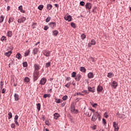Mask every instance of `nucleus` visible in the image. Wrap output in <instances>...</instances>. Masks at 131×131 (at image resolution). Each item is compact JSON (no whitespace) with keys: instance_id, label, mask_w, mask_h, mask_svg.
<instances>
[{"instance_id":"43","label":"nucleus","mask_w":131,"mask_h":131,"mask_svg":"<svg viewBox=\"0 0 131 131\" xmlns=\"http://www.w3.org/2000/svg\"><path fill=\"white\" fill-rule=\"evenodd\" d=\"M71 26H72V27H73V28H76V26L75 25V24H74V23H71Z\"/></svg>"},{"instance_id":"24","label":"nucleus","mask_w":131,"mask_h":131,"mask_svg":"<svg viewBox=\"0 0 131 131\" xmlns=\"http://www.w3.org/2000/svg\"><path fill=\"white\" fill-rule=\"evenodd\" d=\"M18 10L21 12V13H25V11L23 10V6H20L18 7Z\"/></svg>"},{"instance_id":"38","label":"nucleus","mask_w":131,"mask_h":131,"mask_svg":"<svg viewBox=\"0 0 131 131\" xmlns=\"http://www.w3.org/2000/svg\"><path fill=\"white\" fill-rule=\"evenodd\" d=\"M36 106H37V108L38 109V111H39L40 110V107H41L40 103H37L36 104Z\"/></svg>"},{"instance_id":"61","label":"nucleus","mask_w":131,"mask_h":131,"mask_svg":"<svg viewBox=\"0 0 131 131\" xmlns=\"http://www.w3.org/2000/svg\"><path fill=\"white\" fill-rule=\"evenodd\" d=\"M71 79V78H70V77H68V78H67V81H69V80H70Z\"/></svg>"},{"instance_id":"36","label":"nucleus","mask_w":131,"mask_h":131,"mask_svg":"<svg viewBox=\"0 0 131 131\" xmlns=\"http://www.w3.org/2000/svg\"><path fill=\"white\" fill-rule=\"evenodd\" d=\"M71 84V82H68V83H67L64 86H66V88H67L68 89H69V88H70V85Z\"/></svg>"},{"instance_id":"6","label":"nucleus","mask_w":131,"mask_h":131,"mask_svg":"<svg viewBox=\"0 0 131 131\" xmlns=\"http://www.w3.org/2000/svg\"><path fill=\"white\" fill-rule=\"evenodd\" d=\"M47 82V79L46 78H42L40 80V84L41 85H45Z\"/></svg>"},{"instance_id":"63","label":"nucleus","mask_w":131,"mask_h":131,"mask_svg":"<svg viewBox=\"0 0 131 131\" xmlns=\"http://www.w3.org/2000/svg\"><path fill=\"white\" fill-rule=\"evenodd\" d=\"M54 6H55L56 8H59V5L58 4H55Z\"/></svg>"},{"instance_id":"21","label":"nucleus","mask_w":131,"mask_h":131,"mask_svg":"<svg viewBox=\"0 0 131 131\" xmlns=\"http://www.w3.org/2000/svg\"><path fill=\"white\" fill-rule=\"evenodd\" d=\"M12 35H13V32L11 31H8L7 32L8 37H12Z\"/></svg>"},{"instance_id":"20","label":"nucleus","mask_w":131,"mask_h":131,"mask_svg":"<svg viewBox=\"0 0 131 131\" xmlns=\"http://www.w3.org/2000/svg\"><path fill=\"white\" fill-rule=\"evenodd\" d=\"M88 78H94V74L93 73H89L88 74Z\"/></svg>"},{"instance_id":"50","label":"nucleus","mask_w":131,"mask_h":131,"mask_svg":"<svg viewBox=\"0 0 131 131\" xmlns=\"http://www.w3.org/2000/svg\"><path fill=\"white\" fill-rule=\"evenodd\" d=\"M29 53H30L29 51L26 52V53L25 54V56L27 57V56H28L29 55Z\"/></svg>"},{"instance_id":"12","label":"nucleus","mask_w":131,"mask_h":131,"mask_svg":"<svg viewBox=\"0 0 131 131\" xmlns=\"http://www.w3.org/2000/svg\"><path fill=\"white\" fill-rule=\"evenodd\" d=\"M64 19L66 21H69V22H70V21H71V16H70V15H66L64 17Z\"/></svg>"},{"instance_id":"55","label":"nucleus","mask_w":131,"mask_h":131,"mask_svg":"<svg viewBox=\"0 0 131 131\" xmlns=\"http://www.w3.org/2000/svg\"><path fill=\"white\" fill-rule=\"evenodd\" d=\"M6 91H7V90H6V89H3L2 90V94H5V93H6Z\"/></svg>"},{"instance_id":"2","label":"nucleus","mask_w":131,"mask_h":131,"mask_svg":"<svg viewBox=\"0 0 131 131\" xmlns=\"http://www.w3.org/2000/svg\"><path fill=\"white\" fill-rule=\"evenodd\" d=\"M71 112L73 113V114H77L78 113V111L75 110V106H74V103L71 105Z\"/></svg>"},{"instance_id":"17","label":"nucleus","mask_w":131,"mask_h":131,"mask_svg":"<svg viewBox=\"0 0 131 131\" xmlns=\"http://www.w3.org/2000/svg\"><path fill=\"white\" fill-rule=\"evenodd\" d=\"M5 56H6L7 57H10L11 55H12V51H9L8 52H6L4 54Z\"/></svg>"},{"instance_id":"33","label":"nucleus","mask_w":131,"mask_h":131,"mask_svg":"<svg viewBox=\"0 0 131 131\" xmlns=\"http://www.w3.org/2000/svg\"><path fill=\"white\" fill-rule=\"evenodd\" d=\"M89 61H90V62H96V60H95V58L93 57H90L89 58Z\"/></svg>"},{"instance_id":"25","label":"nucleus","mask_w":131,"mask_h":131,"mask_svg":"<svg viewBox=\"0 0 131 131\" xmlns=\"http://www.w3.org/2000/svg\"><path fill=\"white\" fill-rule=\"evenodd\" d=\"M55 102L57 104H60V103H62L63 100L60 99H55Z\"/></svg>"},{"instance_id":"14","label":"nucleus","mask_w":131,"mask_h":131,"mask_svg":"<svg viewBox=\"0 0 131 131\" xmlns=\"http://www.w3.org/2000/svg\"><path fill=\"white\" fill-rule=\"evenodd\" d=\"M80 79H81V75H80V74H78L76 76L75 80L77 81H79Z\"/></svg>"},{"instance_id":"51","label":"nucleus","mask_w":131,"mask_h":131,"mask_svg":"<svg viewBox=\"0 0 131 131\" xmlns=\"http://www.w3.org/2000/svg\"><path fill=\"white\" fill-rule=\"evenodd\" d=\"M102 121H103V123L104 125H106V120L105 119H102Z\"/></svg>"},{"instance_id":"11","label":"nucleus","mask_w":131,"mask_h":131,"mask_svg":"<svg viewBox=\"0 0 131 131\" xmlns=\"http://www.w3.org/2000/svg\"><path fill=\"white\" fill-rule=\"evenodd\" d=\"M56 24L55 23L52 22L49 23V27L51 28L52 29H55V28L56 27Z\"/></svg>"},{"instance_id":"1","label":"nucleus","mask_w":131,"mask_h":131,"mask_svg":"<svg viewBox=\"0 0 131 131\" xmlns=\"http://www.w3.org/2000/svg\"><path fill=\"white\" fill-rule=\"evenodd\" d=\"M34 72H33V79L34 81H36L38 79V76L39 75V70L40 69V66L37 64L35 63L34 64Z\"/></svg>"},{"instance_id":"44","label":"nucleus","mask_w":131,"mask_h":131,"mask_svg":"<svg viewBox=\"0 0 131 131\" xmlns=\"http://www.w3.org/2000/svg\"><path fill=\"white\" fill-rule=\"evenodd\" d=\"M38 9L40 10V11H41L42 9H43V5H40L38 6Z\"/></svg>"},{"instance_id":"29","label":"nucleus","mask_w":131,"mask_h":131,"mask_svg":"<svg viewBox=\"0 0 131 131\" xmlns=\"http://www.w3.org/2000/svg\"><path fill=\"white\" fill-rule=\"evenodd\" d=\"M4 20H5V16H4V15H1L0 16V24L3 23V22H4Z\"/></svg>"},{"instance_id":"30","label":"nucleus","mask_w":131,"mask_h":131,"mask_svg":"<svg viewBox=\"0 0 131 131\" xmlns=\"http://www.w3.org/2000/svg\"><path fill=\"white\" fill-rule=\"evenodd\" d=\"M52 8H53V6L52 5H51V4L47 5V9L48 10H49L50 11V10H52Z\"/></svg>"},{"instance_id":"64","label":"nucleus","mask_w":131,"mask_h":131,"mask_svg":"<svg viewBox=\"0 0 131 131\" xmlns=\"http://www.w3.org/2000/svg\"><path fill=\"white\" fill-rule=\"evenodd\" d=\"M39 43H40V42L38 41L35 44V46H37Z\"/></svg>"},{"instance_id":"15","label":"nucleus","mask_w":131,"mask_h":131,"mask_svg":"<svg viewBox=\"0 0 131 131\" xmlns=\"http://www.w3.org/2000/svg\"><path fill=\"white\" fill-rule=\"evenodd\" d=\"M88 90L89 92H91V93H95V92H96V89H95V87H88Z\"/></svg>"},{"instance_id":"32","label":"nucleus","mask_w":131,"mask_h":131,"mask_svg":"<svg viewBox=\"0 0 131 131\" xmlns=\"http://www.w3.org/2000/svg\"><path fill=\"white\" fill-rule=\"evenodd\" d=\"M24 81L25 82H29V81H30V79H29L28 77H26L24 79Z\"/></svg>"},{"instance_id":"47","label":"nucleus","mask_w":131,"mask_h":131,"mask_svg":"<svg viewBox=\"0 0 131 131\" xmlns=\"http://www.w3.org/2000/svg\"><path fill=\"white\" fill-rule=\"evenodd\" d=\"M51 21V17H48L46 18V21L48 23Z\"/></svg>"},{"instance_id":"53","label":"nucleus","mask_w":131,"mask_h":131,"mask_svg":"<svg viewBox=\"0 0 131 131\" xmlns=\"http://www.w3.org/2000/svg\"><path fill=\"white\" fill-rule=\"evenodd\" d=\"M65 105H66V102H64L61 104V107H64V106H65Z\"/></svg>"},{"instance_id":"28","label":"nucleus","mask_w":131,"mask_h":131,"mask_svg":"<svg viewBox=\"0 0 131 131\" xmlns=\"http://www.w3.org/2000/svg\"><path fill=\"white\" fill-rule=\"evenodd\" d=\"M38 52V49H37V48L34 49L33 51V55H36V54H37Z\"/></svg>"},{"instance_id":"45","label":"nucleus","mask_w":131,"mask_h":131,"mask_svg":"<svg viewBox=\"0 0 131 131\" xmlns=\"http://www.w3.org/2000/svg\"><path fill=\"white\" fill-rule=\"evenodd\" d=\"M1 40H2V41H4V40H7V37L5 36H2L1 38Z\"/></svg>"},{"instance_id":"9","label":"nucleus","mask_w":131,"mask_h":131,"mask_svg":"<svg viewBox=\"0 0 131 131\" xmlns=\"http://www.w3.org/2000/svg\"><path fill=\"white\" fill-rule=\"evenodd\" d=\"M113 127L115 128V131H118L119 127H118V124H116V122H113Z\"/></svg>"},{"instance_id":"42","label":"nucleus","mask_w":131,"mask_h":131,"mask_svg":"<svg viewBox=\"0 0 131 131\" xmlns=\"http://www.w3.org/2000/svg\"><path fill=\"white\" fill-rule=\"evenodd\" d=\"M85 37H86V36L85 35V34H82L81 35V38L83 40L84 38H85Z\"/></svg>"},{"instance_id":"26","label":"nucleus","mask_w":131,"mask_h":131,"mask_svg":"<svg viewBox=\"0 0 131 131\" xmlns=\"http://www.w3.org/2000/svg\"><path fill=\"white\" fill-rule=\"evenodd\" d=\"M14 99H15V101H18V100H19V95H18L17 94H14Z\"/></svg>"},{"instance_id":"4","label":"nucleus","mask_w":131,"mask_h":131,"mask_svg":"<svg viewBox=\"0 0 131 131\" xmlns=\"http://www.w3.org/2000/svg\"><path fill=\"white\" fill-rule=\"evenodd\" d=\"M25 21H26V17H21L17 20L18 23H20V24L24 23Z\"/></svg>"},{"instance_id":"48","label":"nucleus","mask_w":131,"mask_h":131,"mask_svg":"<svg viewBox=\"0 0 131 131\" xmlns=\"http://www.w3.org/2000/svg\"><path fill=\"white\" fill-rule=\"evenodd\" d=\"M15 126H16V125H15V123H12L11 124V128H15Z\"/></svg>"},{"instance_id":"8","label":"nucleus","mask_w":131,"mask_h":131,"mask_svg":"<svg viewBox=\"0 0 131 131\" xmlns=\"http://www.w3.org/2000/svg\"><path fill=\"white\" fill-rule=\"evenodd\" d=\"M18 118H19V117L18 116V115H15L14 117V122L16 125H17V126H19V122H18Z\"/></svg>"},{"instance_id":"39","label":"nucleus","mask_w":131,"mask_h":131,"mask_svg":"<svg viewBox=\"0 0 131 131\" xmlns=\"http://www.w3.org/2000/svg\"><path fill=\"white\" fill-rule=\"evenodd\" d=\"M62 100L63 101H66L67 100V99H68V96L67 95H66L64 96H63V97L62 98Z\"/></svg>"},{"instance_id":"13","label":"nucleus","mask_w":131,"mask_h":131,"mask_svg":"<svg viewBox=\"0 0 131 131\" xmlns=\"http://www.w3.org/2000/svg\"><path fill=\"white\" fill-rule=\"evenodd\" d=\"M85 8L87 10H91L92 9V4L90 3H87L85 5Z\"/></svg>"},{"instance_id":"3","label":"nucleus","mask_w":131,"mask_h":131,"mask_svg":"<svg viewBox=\"0 0 131 131\" xmlns=\"http://www.w3.org/2000/svg\"><path fill=\"white\" fill-rule=\"evenodd\" d=\"M99 116L100 114H99L98 113H95V114H94L92 116L91 120L94 122L96 121V120L98 119V117H99Z\"/></svg>"},{"instance_id":"34","label":"nucleus","mask_w":131,"mask_h":131,"mask_svg":"<svg viewBox=\"0 0 131 131\" xmlns=\"http://www.w3.org/2000/svg\"><path fill=\"white\" fill-rule=\"evenodd\" d=\"M13 117V115L12 114V113L9 112L8 113V119H11Z\"/></svg>"},{"instance_id":"35","label":"nucleus","mask_w":131,"mask_h":131,"mask_svg":"<svg viewBox=\"0 0 131 131\" xmlns=\"http://www.w3.org/2000/svg\"><path fill=\"white\" fill-rule=\"evenodd\" d=\"M4 88V82L3 81H1L0 82V89L1 90H2L3 88Z\"/></svg>"},{"instance_id":"7","label":"nucleus","mask_w":131,"mask_h":131,"mask_svg":"<svg viewBox=\"0 0 131 131\" xmlns=\"http://www.w3.org/2000/svg\"><path fill=\"white\" fill-rule=\"evenodd\" d=\"M43 54L46 57H50L51 56V52L49 51L45 50Z\"/></svg>"},{"instance_id":"49","label":"nucleus","mask_w":131,"mask_h":131,"mask_svg":"<svg viewBox=\"0 0 131 131\" xmlns=\"http://www.w3.org/2000/svg\"><path fill=\"white\" fill-rule=\"evenodd\" d=\"M78 95H80V96H83V94L80 93V92H79V93H77L75 94V96H78Z\"/></svg>"},{"instance_id":"56","label":"nucleus","mask_w":131,"mask_h":131,"mask_svg":"<svg viewBox=\"0 0 131 131\" xmlns=\"http://www.w3.org/2000/svg\"><path fill=\"white\" fill-rule=\"evenodd\" d=\"M48 28H49V27H48V26H45L44 27V30H47L48 29Z\"/></svg>"},{"instance_id":"46","label":"nucleus","mask_w":131,"mask_h":131,"mask_svg":"<svg viewBox=\"0 0 131 131\" xmlns=\"http://www.w3.org/2000/svg\"><path fill=\"white\" fill-rule=\"evenodd\" d=\"M23 65L24 67H27V66H28V64L27 63V62H23Z\"/></svg>"},{"instance_id":"22","label":"nucleus","mask_w":131,"mask_h":131,"mask_svg":"<svg viewBox=\"0 0 131 131\" xmlns=\"http://www.w3.org/2000/svg\"><path fill=\"white\" fill-rule=\"evenodd\" d=\"M59 34V31L57 30H55L53 31V35L54 36H57Z\"/></svg>"},{"instance_id":"41","label":"nucleus","mask_w":131,"mask_h":131,"mask_svg":"<svg viewBox=\"0 0 131 131\" xmlns=\"http://www.w3.org/2000/svg\"><path fill=\"white\" fill-rule=\"evenodd\" d=\"M112 75H113V74L112 73H108L107 74V77L109 78H111L112 77Z\"/></svg>"},{"instance_id":"59","label":"nucleus","mask_w":131,"mask_h":131,"mask_svg":"<svg viewBox=\"0 0 131 131\" xmlns=\"http://www.w3.org/2000/svg\"><path fill=\"white\" fill-rule=\"evenodd\" d=\"M96 106H98V104L97 103H94L93 104V107H96Z\"/></svg>"},{"instance_id":"40","label":"nucleus","mask_w":131,"mask_h":131,"mask_svg":"<svg viewBox=\"0 0 131 131\" xmlns=\"http://www.w3.org/2000/svg\"><path fill=\"white\" fill-rule=\"evenodd\" d=\"M72 77H76V72H73L72 74Z\"/></svg>"},{"instance_id":"18","label":"nucleus","mask_w":131,"mask_h":131,"mask_svg":"<svg viewBox=\"0 0 131 131\" xmlns=\"http://www.w3.org/2000/svg\"><path fill=\"white\" fill-rule=\"evenodd\" d=\"M112 85L114 89H116V88H117V82H116L115 81H114Z\"/></svg>"},{"instance_id":"19","label":"nucleus","mask_w":131,"mask_h":131,"mask_svg":"<svg viewBox=\"0 0 131 131\" xmlns=\"http://www.w3.org/2000/svg\"><path fill=\"white\" fill-rule=\"evenodd\" d=\"M80 71H81V72H83L84 73H85V72H86V69H85V68H84V67H81L80 68Z\"/></svg>"},{"instance_id":"31","label":"nucleus","mask_w":131,"mask_h":131,"mask_svg":"<svg viewBox=\"0 0 131 131\" xmlns=\"http://www.w3.org/2000/svg\"><path fill=\"white\" fill-rule=\"evenodd\" d=\"M46 68H49V67H51V62H48L46 63L45 65Z\"/></svg>"},{"instance_id":"23","label":"nucleus","mask_w":131,"mask_h":131,"mask_svg":"<svg viewBox=\"0 0 131 131\" xmlns=\"http://www.w3.org/2000/svg\"><path fill=\"white\" fill-rule=\"evenodd\" d=\"M16 58L18 59H22V55H21V54H20L19 53H18L16 55Z\"/></svg>"},{"instance_id":"60","label":"nucleus","mask_w":131,"mask_h":131,"mask_svg":"<svg viewBox=\"0 0 131 131\" xmlns=\"http://www.w3.org/2000/svg\"><path fill=\"white\" fill-rule=\"evenodd\" d=\"M96 128H97V126L94 125L93 127V129H96Z\"/></svg>"},{"instance_id":"27","label":"nucleus","mask_w":131,"mask_h":131,"mask_svg":"<svg viewBox=\"0 0 131 131\" xmlns=\"http://www.w3.org/2000/svg\"><path fill=\"white\" fill-rule=\"evenodd\" d=\"M12 22H14V18L13 17H10L8 20L9 24H10Z\"/></svg>"},{"instance_id":"58","label":"nucleus","mask_w":131,"mask_h":131,"mask_svg":"<svg viewBox=\"0 0 131 131\" xmlns=\"http://www.w3.org/2000/svg\"><path fill=\"white\" fill-rule=\"evenodd\" d=\"M84 94H89V92H88V91L85 90L82 92Z\"/></svg>"},{"instance_id":"62","label":"nucleus","mask_w":131,"mask_h":131,"mask_svg":"<svg viewBox=\"0 0 131 131\" xmlns=\"http://www.w3.org/2000/svg\"><path fill=\"white\" fill-rule=\"evenodd\" d=\"M10 9H11V7L10 6L7 7V11H9V10H10Z\"/></svg>"},{"instance_id":"52","label":"nucleus","mask_w":131,"mask_h":131,"mask_svg":"<svg viewBox=\"0 0 131 131\" xmlns=\"http://www.w3.org/2000/svg\"><path fill=\"white\" fill-rule=\"evenodd\" d=\"M85 4V3H84V2H80V5L81 6H84Z\"/></svg>"},{"instance_id":"5","label":"nucleus","mask_w":131,"mask_h":131,"mask_svg":"<svg viewBox=\"0 0 131 131\" xmlns=\"http://www.w3.org/2000/svg\"><path fill=\"white\" fill-rule=\"evenodd\" d=\"M96 43H97V42H96V40H95V39H92V40H91L90 42L88 43V47L89 48H91V47H92V46H95V45H96Z\"/></svg>"},{"instance_id":"10","label":"nucleus","mask_w":131,"mask_h":131,"mask_svg":"<svg viewBox=\"0 0 131 131\" xmlns=\"http://www.w3.org/2000/svg\"><path fill=\"white\" fill-rule=\"evenodd\" d=\"M97 93L98 94H99V93H101L103 91V87L101 85H98L97 88Z\"/></svg>"},{"instance_id":"16","label":"nucleus","mask_w":131,"mask_h":131,"mask_svg":"<svg viewBox=\"0 0 131 131\" xmlns=\"http://www.w3.org/2000/svg\"><path fill=\"white\" fill-rule=\"evenodd\" d=\"M59 117H60V114H59L58 113H56L54 114V119H56V120H57V119H58Z\"/></svg>"},{"instance_id":"57","label":"nucleus","mask_w":131,"mask_h":131,"mask_svg":"<svg viewBox=\"0 0 131 131\" xmlns=\"http://www.w3.org/2000/svg\"><path fill=\"white\" fill-rule=\"evenodd\" d=\"M104 116L105 118H108V115H107V113H104Z\"/></svg>"},{"instance_id":"54","label":"nucleus","mask_w":131,"mask_h":131,"mask_svg":"<svg viewBox=\"0 0 131 131\" xmlns=\"http://www.w3.org/2000/svg\"><path fill=\"white\" fill-rule=\"evenodd\" d=\"M90 110L93 112L94 114H95V113H98V112H96V111H95L94 109H90Z\"/></svg>"},{"instance_id":"37","label":"nucleus","mask_w":131,"mask_h":131,"mask_svg":"<svg viewBox=\"0 0 131 131\" xmlns=\"http://www.w3.org/2000/svg\"><path fill=\"white\" fill-rule=\"evenodd\" d=\"M51 97V94H44L43 98H50Z\"/></svg>"}]
</instances>
